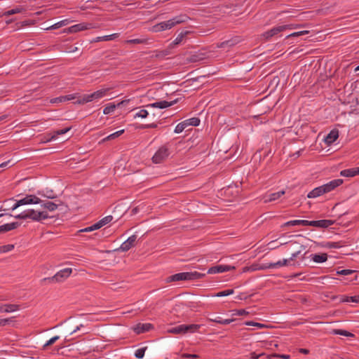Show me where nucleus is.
I'll return each mask as SVG.
<instances>
[{"label": "nucleus", "mask_w": 359, "mask_h": 359, "mask_svg": "<svg viewBox=\"0 0 359 359\" xmlns=\"http://www.w3.org/2000/svg\"><path fill=\"white\" fill-rule=\"evenodd\" d=\"M222 320V318L219 317V316H216L213 318H210L209 320L210 321H212V322H215V323H217V320Z\"/></svg>", "instance_id": "62"}, {"label": "nucleus", "mask_w": 359, "mask_h": 359, "mask_svg": "<svg viewBox=\"0 0 359 359\" xmlns=\"http://www.w3.org/2000/svg\"><path fill=\"white\" fill-rule=\"evenodd\" d=\"M94 27L95 26L92 23L83 22L70 27L69 28V31L71 33H75L83 30L93 29Z\"/></svg>", "instance_id": "7"}, {"label": "nucleus", "mask_w": 359, "mask_h": 359, "mask_svg": "<svg viewBox=\"0 0 359 359\" xmlns=\"http://www.w3.org/2000/svg\"><path fill=\"white\" fill-rule=\"evenodd\" d=\"M300 251H297L293 254H292L291 257L288 259L289 261H293L296 259V257L300 254Z\"/></svg>", "instance_id": "61"}, {"label": "nucleus", "mask_w": 359, "mask_h": 359, "mask_svg": "<svg viewBox=\"0 0 359 359\" xmlns=\"http://www.w3.org/2000/svg\"><path fill=\"white\" fill-rule=\"evenodd\" d=\"M264 355V353L257 354L255 352L250 353V359H259L262 356Z\"/></svg>", "instance_id": "57"}, {"label": "nucleus", "mask_w": 359, "mask_h": 359, "mask_svg": "<svg viewBox=\"0 0 359 359\" xmlns=\"http://www.w3.org/2000/svg\"><path fill=\"white\" fill-rule=\"evenodd\" d=\"M205 276V273H198L197 271L182 272L175 273L166 278V283L180 280H194L203 278Z\"/></svg>", "instance_id": "3"}, {"label": "nucleus", "mask_w": 359, "mask_h": 359, "mask_svg": "<svg viewBox=\"0 0 359 359\" xmlns=\"http://www.w3.org/2000/svg\"><path fill=\"white\" fill-rule=\"evenodd\" d=\"M233 320H234V319H225V320L222 319L221 320H217V323L221 324V325H229L231 323H232Z\"/></svg>", "instance_id": "56"}, {"label": "nucleus", "mask_w": 359, "mask_h": 359, "mask_svg": "<svg viewBox=\"0 0 359 359\" xmlns=\"http://www.w3.org/2000/svg\"><path fill=\"white\" fill-rule=\"evenodd\" d=\"M19 307L20 306L18 304H6L0 307V311L6 313H11L18 310Z\"/></svg>", "instance_id": "26"}, {"label": "nucleus", "mask_w": 359, "mask_h": 359, "mask_svg": "<svg viewBox=\"0 0 359 359\" xmlns=\"http://www.w3.org/2000/svg\"><path fill=\"white\" fill-rule=\"evenodd\" d=\"M29 204H40L41 208H28L25 210L20 214L15 216L16 219H30L34 222H42L46 219L53 217L48 215V212H53L58 207L57 204L52 201H43L35 195H27L25 198L17 201L11 209L14 210L21 205Z\"/></svg>", "instance_id": "1"}, {"label": "nucleus", "mask_w": 359, "mask_h": 359, "mask_svg": "<svg viewBox=\"0 0 359 359\" xmlns=\"http://www.w3.org/2000/svg\"><path fill=\"white\" fill-rule=\"evenodd\" d=\"M189 19V17L186 14H181L169 20L161 22L152 26L150 30L153 32H159L170 29L177 25L187 22Z\"/></svg>", "instance_id": "2"}, {"label": "nucleus", "mask_w": 359, "mask_h": 359, "mask_svg": "<svg viewBox=\"0 0 359 359\" xmlns=\"http://www.w3.org/2000/svg\"><path fill=\"white\" fill-rule=\"evenodd\" d=\"M139 212V207H135L134 208L132 209L131 210V214L132 215H135L137 214V212Z\"/></svg>", "instance_id": "64"}, {"label": "nucleus", "mask_w": 359, "mask_h": 359, "mask_svg": "<svg viewBox=\"0 0 359 359\" xmlns=\"http://www.w3.org/2000/svg\"><path fill=\"white\" fill-rule=\"evenodd\" d=\"M128 43H135V44H140V43H147V39H130L126 41Z\"/></svg>", "instance_id": "47"}, {"label": "nucleus", "mask_w": 359, "mask_h": 359, "mask_svg": "<svg viewBox=\"0 0 359 359\" xmlns=\"http://www.w3.org/2000/svg\"><path fill=\"white\" fill-rule=\"evenodd\" d=\"M25 11V8L24 7L18 6V7H16L15 8H13V9H11V10L4 12L2 15L8 16V15H14V14H17V13H22Z\"/></svg>", "instance_id": "28"}, {"label": "nucleus", "mask_w": 359, "mask_h": 359, "mask_svg": "<svg viewBox=\"0 0 359 359\" xmlns=\"http://www.w3.org/2000/svg\"><path fill=\"white\" fill-rule=\"evenodd\" d=\"M11 162V161L8 160V161H7L6 162L2 163L1 164H0V168H6L8 165L9 166H12V165H13L15 164V163H12L11 165H10Z\"/></svg>", "instance_id": "58"}, {"label": "nucleus", "mask_w": 359, "mask_h": 359, "mask_svg": "<svg viewBox=\"0 0 359 359\" xmlns=\"http://www.w3.org/2000/svg\"><path fill=\"white\" fill-rule=\"evenodd\" d=\"M168 332L175 334H184L183 325L172 327L168 330Z\"/></svg>", "instance_id": "30"}, {"label": "nucleus", "mask_w": 359, "mask_h": 359, "mask_svg": "<svg viewBox=\"0 0 359 359\" xmlns=\"http://www.w3.org/2000/svg\"><path fill=\"white\" fill-rule=\"evenodd\" d=\"M149 115V111L146 109H141L138 112H137L135 116H134V118H146L147 116Z\"/></svg>", "instance_id": "41"}, {"label": "nucleus", "mask_w": 359, "mask_h": 359, "mask_svg": "<svg viewBox=\"0 0 359 359\" xmlns=\"http://www.w3.org/2000/svg\"><path fill=\"white\" fill-rule=\"evenodd\" d=\"M325 194V189H323V186H320L318 187H316L313 189L312 191H311L308 195L307 197L309 198H314L318 196H320Z\"/></svg>", "instance_id": "17"}, {"label": "nucleus", "mask_w": 359, "mask_h": 359, "mask_svg": "<svg viewBox=\"0 0 359 359\" xmlns=\"http://www.w3.org/2000/svg\"><path fill=\"white\" fill-rule=\"evenodd\" d=\"M285 194V191H280L278 192L271 194L268 196V198L264 199V203H269L277 200L283 195Z\"/></svg>", "instance_id": "24"}, {"label": "nucleus", "mask_w": 359, "mask_h": 359, "mask_svg": "<svg viewBox=\"0 0 359 359\" xmlns=\"http://www.w3.org/2000/svg\"><path fill=\"white\" fill-rule=\"evenodd\" d=\"M250 271H257V270H266V269H268V264H252L250 266Z\"/></svg>", "instance_id": "35"}, {"label": "nucleus", "mask_w": 359, "mask_h": 359, "mask_svg": "<svg viewBox=\"0 0 359 359\" xmlns=\"http://www.w3.org/2000/svg\"><path fill=\"white\" fill-rule=\"evenodd\" d=\"M146 350H147V347L138 348L135 353V356L139 359L142 358L144 355V353H145Z\"/></svg>", "instance_id": "43"}, {"label": "nucleus", "mask_w": 359, "mask_h": 359, "mask_svg": "<svg viewBox=\"0 0 359 359\" xmlns=\"http://www.w3.org/2000/svg\"><path fill=\"white\" fill-rule=\"evenodd\" d=\"M295 225L311 226V221L303 220V219L291 220V221L285 222L283 225V226H295Z\"/></svg>", "instance_id": "19"}, {"label": "nucleus", "mask_w": 359, "mask_h": 359, "mask_svg": "<svg viewBox=\"0 0 359 359\" xmlns=\"http://www.w3.org/2000/svg\"><path fill=\"white\" fill-rule=\"evenodd\" d=\"M206 53L202 51L195 52L187 57V60L189 62H196L206 58Z\"/></svg>", "instance_id": "11"}, {"label": "nucleus", "mask_w": 359, "mask_h": 359, "mask_svg": "<svg viewBox=\"0 0 359 359\" xmlns=\"http://www.w3.org/2000/svg\"><path fill=\"white\" fill-rule=\"evenodd\" d=\"M113 88H114V87L104 88L100 89L98 90L93 93L92 95H93V99L97 100V99L102 98L107 94V93L109 90H111Z\"/></svg>", "instance_id": "18"}, {"label": "nucleus", "mask_w": 359, "mask_h": 359, "mask_svg": "<svg viewBox=\"0 0 359 359\" xmlns=\"http://www.w3.org/2000/svg\"><path fill=\"white\" fill-rule=\"evenodd\" d=\"M153 327H154L151 323H138L133 327V330L136 334H140L149 331Z\"/></svg>", "instance_id": "12"}, {"label": "nucleus", "mask_w": 359, "mask_h": 359, "mask_svg": "<svg viewBox=\"0 0 359 359\" xmlns=\"http://www.w3.org/2000/svg\"><path fill=\"white\" fill-rule=\"evenodd\" d=\"M20 224L19 222H12L9 224H6L0 226V233H5L13 229H17L20 226Z\"/></svg>", "instance_id": "20"}, {"label": "nucleus", "mask_w": 359, "mask_h": 359, "mask_svg": "<svg viewBox=\"0 0 359 359\" xmlns=\"http://www.w3.org/2000/svg\"><path fill=\"white\" fill-rule=\"evenodd\" d=\"M334 223V221L331 219H321L311 221V226L315 227L327 228Z\"/></svg>", "instance_id": "13"}, {"label": "nucleus", "mask_w": 359, "mask_h": 359, "mask_svg": "<svg viewBox=\"0 0 359 359\" xmlns=\"http://www.w3.org/2000/svg\"><path fill=\"white\" fill-rule=\"evenodd\" d=\"M97 229H99L97 226L96 225V224H94L93 225H91L90 226H88L86 228H84V229H80L78 233H81V232H90V231H95V230H97Z\"/></svg>", "instance_id": "45"}, {"label": "nucleus", "mask_w": 359, "mask_h": 359, "mask_svg": "<svg viewBox=\"0 0 359 359\" xmlns=\"http://www.w3.org/2000/svg\"><path fill=\"white\" fill-rule=\"evenodd\" d=\"M327 247L330 248H337L339 247V245L337 243H327Z\"/></svg>", "instance_id": "59"}, {"label": "nucleus", "mask_w": 359, "mask_h": 359, "mask_svg": "<svg viewBox=\"0 0 359 359\" xmlns=\"http://www.w3.org/2000/svg\"><path fill=\"white\" fill-rule=\"evenodd\" d=\"M94 100L92 93L89 95H84L80 100L76 101V104H83Z\"/></svg>", "instance_id": "31"}, {"label": "nucleus", "mask_w": 359, "mask_h": 359, "mask_svg": "<svg viewBox=\"0 0 359 359\" xmlns=\"http://www.w3.org/2000/svg\"><path fill=\"white\" fill-rule=\"evenodd\" d=\"M354 271L351 269H342L337 271V275L348 276L353 273Z\"/></svg>", "instance_id": "51"}, {"label": "nucleus", "mask_w": 359, "mask_h": 359, "mask_svg": "<svg viewBox=\"0 0 359 359\" xmlns=\"http://www.w3.org/2000/svg\"><path fill=\"white\" fill-rule=\"evenodd\" d=\"M113 219V217L111 215H108L96 222V225L97 226L98 229H100L103 226L107 224L108 223L111 222Z\"/></svg>", "instance_id": "29"}, {"label": "nucleus", "mask_w": 359, "mask_h": 359, "mask_svg": "<svg viewBox=\"0 0 359 359\" xmlns=\"http://www.w3.org/2000/svg\"><path fill=\"white\" fill-rule=\"evenodd\" d=\"M137 240V236L133 235L130 236L126 241H124L121 247L120 250L123 252H126L129 250L132 247H133L135 245Z\"/></svg>", "instance_id": "8"}, {"label": "nucleus", "mask_w": 359, "mask_h": 359, "mask_svg": "<svg viewBox=\"0 0 359 359\" xmlns=\"http://www.w3.org/2000/svg\"><path fill=\"white\" fill-rule=\"evenodd\" d=\"M311 259L316 263H323L327 261V255L326 253L314 254L311 255Z\"/></svg>", "instance_id": "22"}, {"label": "nucleus", "mask_w": 359, "mask_h": 359, "mask_svg": "<svg viewBox=\"0 0 359 359\" xmlns=\"http://www.w3.org/2000/svg\"><path fill=\"white\" fill-rule=\"evenodd\" d=\"M176 102H177V100H174L172 102H168L165 100H163V101L156 102H154L152 104H147L146 107H147L165 109V108H167L168 107L173 105Z\"/></svg>", "instance_id": "14"}, {"label": "nucleus", "mask_w": 359, "mask_h": 359, "mask_svg": "<svg viewBox=\"0 0 359 359\" xmlns=\"http://www.w3.org/2000/svg\"><path fill=\"white\" fill-rule=\"evenodd\" d=\"M60 339L59 336H55L50 339L44 345L43 348H46L47 346H50L53 344L57 340Z\"/></svg>", "instance_id": "49"}, {"label": "nucleus", "mask_w": 359, "mask_h": 359, "mask_svg": "<svg viewBox=\"0 0 359 359\" xmlns=\"http://www.w3.org/2000/svg\"><path fill=\"white\" fill-rule=\"evenodd\" d=\"M234 266H230L227 265H218L215 266L210 267L208 271V273L212 274V273H223L225 271H229L231 269H234Z\"/></svg>", "instance_id": "10"}, {"label": "nucleus", "mask_w": 359, "mask_h": 359, "mask_svg": "<svg viewBox=\"0 0 359 359\" xmlns=\"http://www.w3.org/2000/svg\"><path fill=\"white\" fill-rule=\"evenodd\" d=\"M189 126L187 124V122L185 121L178 123L175 128V133H182L184 129L187 128V127Z\"/></svg>", "instance_id": "36"}, {"label": "nucleus", "mask_w": 359, "mask_h": 359, "mask_svg": "<svg viewBox=\"0 0 359 359\" xmlns=\"http://www.w3.org/2000/svg\"><path fill=\"white\" fill-rule=\"evenodd\" d=\"M289 260L287 259H283V260L278 261L274 263H267L268 269H273L277 267H281L287 265Z\"/></svg>", "instance_id": "27"}, {"label": "nucleus", "mask_w": 359, "mask_h": 359, "mask_svg": "<svg viewBox=\"0 0 359 359\" xmlns=\"http://www.w3.org/2000/svg\"><path fill=\"white\" fill-rule=\"evenodd\" d=\"M66 22H67V20H62L60 22H58L53 25L52 26L49 27L46 29H57L59 27H61L62 26H64V25H67Z\"/></svg>", "instance_id": "46"}, {"label": "nucleus", "mask_w": 359, "mask_h": 359, "mask_svg": "<svg viewBox=\"0 0 359 359\" xmlns=\"http://www.w3.org/2000/svg\"><path fill=\"white\" fill-rule=\"evenodd\" d=\"M309 33V31L304 30V31H300V32H297L292 33V34H289L287 37V38H289V37H296V36L307 34Z\"/></svg>", "instance_id": "48"}, {"label": "nucleus", "mask_w": 359, "mask_h": 359, "mask_svg": "<svg viewBox=\"0 0 359 359\" xmlns=\"http://www.w3.org/2000/svg\"><path fill=\"white\" fill-rule=\"evenodd\" d=\"M13 321V318L0 319V327H3Z\"/></svg>", "instance_id": "54"}, {"label": "nucleus", "mask_w": 359, "mask_h": 359, "mask_svg": "<svg viewBox=\"0 0 359 359\" xmlns=\"http://www.w3.org/2000/svg\"><path fill=\"white\" fill-rule=\"evenodd\" d=\"M124 133V130H118V131H116L109 135H108L107 137H106L105 138H104L102 142H105V141H109V140H114L118 137H119L121 135H122L123 133Z\"/></svg>", "instance_id": "34"}, {"label": "nucleus", "mask_w": 359, "mask_h": 359, "mask_svg": "<svg viewBox=\"0 0 359 359\" xmlns=\"http://www.w3.org/2000/svg\"><path fill=\"white\" fill-rule=\"evenodd\" d=\"M189 126H198L200 124V119L196 117L186 120Z\"/></svg>", "instance_id": "38"}, {"label": "nucleus", "mask_w": 359, "mask_h": 359, "mask_svg": "<svg viewBox=\"0 0 359 359\" xmlns=\"http://www.w3.org/2000/svg\"><path fill=\"white\" fill-rule=\"evenodd\" d=\"M268 359H271V358H278L282 359H289L290 358V355L286 354H278V353H273L271 355H269L266 356Z\"/></svg>", "instance_id": "40"}, {"label": "nucleus", "mask_w": 359, "mask_h": 359, "mask_svg": "<svg viewBox=\"0 0 359 359\" xmlns=\"http://www.w3.org/2000/svg\"><path fill=\"white\" fill-rule=\"evenodd\" d=\"M339 137V130L337 129L332 130L325 137L324 141L327 145L332 144Z\"/></svg>", "instance_id": "15"}, {"label": "nucleus", "mask_w": 359, "mask_h": 359, "mask_svg": "<svg viewBox=\"0 0 359 359\" xmlns=\"http://www.w3.org/2000/svg\"><path fill=\"white\" fill-rule=\"evenodd\" d=\"M292 26V25H280L275 27L270 30L264 32L263 34V36L266 39H269V38L278 34V33L287 29V28H290Z\"/></svg>", "instance_id": "6"}, {"label": "nucleus", "mask_w": 359, "mask_h": 359, "mask_svg": "<svg viewBox=\"0 0 359 359\" xmlns=\"http://www.w3.org/2000/svg\"><path fill=\"white\" fill-rule=\"evenodd\" d=\"M188 32H182L180 33L177 37L176 39L174 40L173 43L175 44V45H177L179 44L180 43H181V41H182L183 38L184 37V36L187 34Z\"/></svg>", "instance_id": "50"}, {"label": "nucleus", "mask_w": 359, "mask_h": 359, "mask_svg": "<svg viewBox=\"0 0 359 359\" xmlns=\"http://www.w3.org/2000/svg\"><path fill=\"white\" fill-rule=\"evenodd\" d=\"M343 183V180L341 179H337L330 181V182L325 184L323 186L325 189V192L328 193L340 186Z\"/></svg>", "instance_id": "9"}, {"label": "nucleus", "mask_w": 359, "mask_h": 359, "mask_svg": "<svg viewBox=\"0 0 359 359\" xmlns=\"http://www.w3.org/2000/svg\"><path fill=\"white\" fill-rule=\"evenodd\" d=\"M334 334L342 335L348 337H353L354 334L344 330L334 329L332 331Z\"/></svg>", "instance_id": "32"}, {"label": "nucleus", "mask_w": 359, "mask_h": 359, "mask_svg": "<svg viewBox=\"0 0 359 359\" xmlns=\"http://www.w3.org/2000/svg\"><path fill=\"white\" fill-rule=\"evenodd\" d=\"M255 326L257 327L258 328H264L267 327L266 325L259 323H255Z\"/></svg>", "instance_id": "63"}, {"label": "nucleus", "mask_w": 359, "mask_h": 359, "mask_svg": "<svg viewBox=\"0 0 359 359\" xmlns=\"http://www.w3.org/2000/svg\"><path fill=\"white\" fill-rule=\"evenodd\" d=\"M69 130H70V128H64V129H61V130H58L54 131L53 132V135L50 137H49V139L48 140H46V142H50V140L56 138L58 135L65 134Z\"/></svg>", "instance_id": "33"}, {"label": "nucleus", "mask_w": 359, "mask_h": 359, "mask_svg": "<svg viewBox=\"0 0 359 359\" xmlns=\"http://www.w3.org/2000/svg\"><path fill=\"white\" fill-rule=\"evenodd\" d=\"M118 107L117 104H114L112 103H110L107 106H106L103 109V114H109L114 111L115 109Z\"/></svg>", "instance_id": "37"}, {"label": "nucleus", "mask_w": 359, "mask_h": 359, "mask_svg": "<svg viewBox=\"0 0 359 359\" xmlns=\"http://www.w3.org/2000/svg\"><path fill=\"white\" fill-rule=\"evenodd\" d=\"M157 127V124L156 123H151V124H146L142 126V128H155Z\"/></svg>", "instance_id": "60"}, {"label": "nucleus", "mask_w": 359, "mask_h": 359, "mask_svg": "<svg viewBox=\"0 0 359 359\" xmlns=\"http://www.w3.org/2000/svg\"><path fill=\"white\" fill-rule=\"evenodd\" d=\"M72 273V269L71 268L63 269L55 273L50 279L55 282H62L68 278Z\"/></svg>", "instance_id": "5"}, {"label": "nucleus", "mask_w": 359, "mask_h": 359, "mask_svg": "<svg viewBox=\"0 0 359 359\" xmlns=\"http://www.w3.org/2000/svg\"><path fill=\"white\" fill-rule=\"evenodd\" d=\"M182 358L196 359L199 358V355L197 354L183 353Z\"/></svg>", "instance_id": "55"}, {"label": "nucleus", "mask_w": 359, "mask_h": 359, "mask_svg": "<svg viewBox=\"0 0 359 359\" xmlns=\"http://www.w3.org/2000/svg\"><path fill=\"white\" fill-rule=\"evenodd\" d=\"M183 327H184V334H186L188 332L193 333V332H197L199 330V328L201 327V325H198V324H191V325H183Z\"/></svg>", "instance_id": "23"}, {"label": "nucleus", "mask_w": 359, "mask_h": 359, "mask_svg": "<svg viewBox=\"0 0 359 359\" xmlns=\"http://www.w3.org/2000/svg\"><path fill=\"white\" fill-rule=\"evenodd\" d=\"M14 248V245L8 244L0 246V253H5L11 251Z\"/></svg>", "instance_id": "42"}, {"label": "nucleus", "mask_w": 359, "mask_h": 359, "mask_svg": "<svg viewBox=\"0 0 359 359\" xmlns=\"http://www.w3.org/2000/svg\"><path fill=\"white\" fill-rule=\"evenodd\" d=\"M65 102V98L63 97V96H60L58 97L53 98L50 100V102L52 104H57L60 102Z\"/></svg>", "instance_id": "52"}, {"label": "nucleus", "mask_w": 359, "mask_h": 359, "mask_svg": "<svg viewBox=\"0 0 359 359\" xmlns=\"http://www.w3.org/2000/svg\"><path fill=\"white\" fill-rule=\"evenodd\" d=\"M231 312L232 316H245L249 314V312L245 309H234Z\"/></svg>", "instance_id": "44"}, {"label": "nucleus", "mask_w": 359, "mask_h": 359, "mask_svg": "<svg viewBox=\"0 0 359 359\" xmlns=\"http://www.w3.org/2000/svg\"><path fill=\"white\" fill-rule=\"evenodd\" d=\"M170 155L169 148L166 145L161 147L152 157L154 163L163 162Z\"/></svg>", "instance_id": "4"}, {"label": "nucleus", "mask_w": 359, "mask_h": 359, "mask_svg": "<svg viewBox=\"0 0 359 359\" xmlns=\"http://www.w3.org/2000/svg\"><path fill=\"white\" fill-rule=\"evenodd\" d=\"M119 36V34L114 33L110 35H106L104 36H97L95 39H94L91 42H99L101 41H111L114 40L115 39L118 38Z\"/></svg>", "instance_id": "21"}, {"label": "nucleus", "mask_w": 359, "mask_h": 359, "mask_svg": "<svg viewBox=\"0 0 359 359\" xmlns=\"http://www.w3.org/2000/svg\"><path fill=\"white\" fill-rule=\"evenodd\" d=\"M233 292H234V291L233 289L226 290L217 292V294H215V297H225V296L232 294H233Z\"/></svg>", "instance_id": "39"}, {"label": "nucleus", "mask_w": 359, "mask_h": 359, "mask_svg": "<svg viewBox=\"0 0 359 359\" xmlns=\"http://www.w3.org/2000/svg\"><path fill=\"white\" fill-rule=\"evenodd\" d=\"M339 298V302H354V303H358L359 304V295H356V296H353V297H348V296H340V297H337V296H332V299L334 300V299H337Z\"/></svg>", "instance_id": "16"}, {"label": "nucleus", "mask_w": 359, "mask_h": 359, "mask_svg": "<svg viewBox=\"0 0 359 359\" xmlns=\"http://www.w3.org/2000/svg\"><path fill=\"white\" fill-rule=\"evenodd\" d=\"M79 97V93L70 94V95L63 96V97L65 98V102L74 100L75 98Z\"/></svg>", "instance_id": "53"}, {"label": "nucleus", "mask_w": 359, "mask_h": 359, "mask_svg": "<svg viewBox=\"0 0 359 359\" xmlns=\"http://www.w3.org/2000/svg\"><path fill=\"white\" fill-rule=\"evenodd\" d=\"M340 175L343 176V177H351L358 175L357 168H353L343 170L340 172Z\"/></svg>", "instance_id": "25"}]
</instances>
